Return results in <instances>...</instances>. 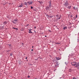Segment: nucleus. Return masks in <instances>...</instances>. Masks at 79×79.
Masks as SVG:
<instances>
[{
  "label": "nucleus",
  "instance_id": "nucleus-1",
  "mask_svg": "<svg viewBox=\"0 0 79 79\" xmlns=\"http://www.w3.org/2000/svg\"><path fill=\"white\" fill-rule=\"evenodd\" d=\"M71 64L72 66H75L77 65V63L76 62H73L71 63Z\"/></svg>",
  "mask_w": 79,
  "mask_h": 79
},
{
  "label": "nucleus",
  "instance_id": "nucleus-2",
  "mask_svg": "<svg viewBox=\"0 0 79 79\" xmlns=\"http://www.w3.org/2000/svg\"><path fill=\"white\" fill-rule=\"evenodd\" d=\"M64 5L65 6H68V5H69V3L68 2V1H66L65 2Z\"/></svg>",
  "mask_w": 79,
  "mask_h": 79
},
{
  "label": "nucleus",
  "instance_id": "nucleus-3",
  "mask_svg": "<svg viewBox=\"0 0 79 79\" xmlns=\"http://www.w3.org/2000/svg\"><path fill=\"white\" fill-rule=\"evenodd\" d=\"M50 8H51V6H49L46 8V10H50Z\"/></svg>",
  "mask_w": 79,
  "mask_h": 79
},
{
  "label": "nucleus",
  "instance_id": "nucleus-4",
  "mask_svg": "<svg viewBox=\"0 0 79 79\" xmlns=\"http://www.w3.org/2000/svg\"><path fill=\"white\" fill-rule=\"evenodd\" d=\"M75 68H79V62L77 63V65L75 66Z\"/></svg>",
  "mask_w": 79,
  "mask_h": 79
},
{
  "label": "nucleus",
  "instance_id": "nucleus-5",
  "mask_svg": "<svg viewBox=\"0 0 79 79\" xmlns=\"http://www.w3.org/2000/svg\"><path fill=\"white\" fill-rule=\"evenodd\" d=\"M17 20L16 19L13 20V24H15V23H16V22H17Z\"/></svg>",
  "mask_w": 79,
  "mask_h": 79
},
{
  "label": "nucleus",
  "instance_id": "nucleus-6",
  "mask_svg": "<svg viewBox=\"0 0 79 79\" xmlns=\"http://www.w3.org/2000/svg\"><path fill=\"white\" fill-rule=\"evenodd\" d=\"M27 3H28L29 5H31V4H32V2H27Z\"/></svg>",
  "mask_w": 79,
  "mask_h": 79
},
{
  "label": "nucleus",
  "instance_id": "nucleus-7",
  "mask_svg": "<svg viewBox=\"0 0 79 79\" xmlns=\"http://www.w3.org/2000/svg\"><path fill=\"white\" fill-rule=\"evenodd\" d=\"M56 60H60L61 59H60V58L58 57H56Z\"/></svg>",
  "mask_w": 79,
  "mask_h": 79
},
{
  "label": "nucleus",
  "instance_id": "nucleus-8",
  "mask_svg": "<svg viewBox=\"0 0 79 79\" xmlns=\"http://www.w3.org/2000/svg\"><path fill=\"white\" fill-rule=\"evenodd\" d=\"M52 61L53 62H55V61H56V59H55V58H53V59H52Z\"/></svg>",
  "mask_w": 79,
  "mask_h": 79
},
{
  "label": "nucleus",
  "instance_id": "nucleus-9",
  "mask_svg": "<svg viewBox=\"0 0 79 79\" xmlns=\"http://www.w3.org/2000/svg\"><path fill=\"white\" fill-rule=\"evenodd\" d=\"M49 6H52V3H51V2H49Z\"/></svg>",
  "mask_w": 79,
  "mask_h": 79
},
{
  "label": "nucleus",
  "instance_id": "nucleus-10",
  "mask_svg": "<svg viewBox=\"0 0 79 79\" xmlns=\"http://www.w3.org/2000/svg\"><path fill=\"white\" fill-rule=\"evenodd\" d=\"M71 8V6H69L67 8H68V9H70Z\"/></svg>",
  "mask_w": 79,
  "mask_h": 79
},
{
  "label": "nucleus",
  "instance_id": "nucleus-11",
  "mask_svg": "<svg viewBox=\"0 0 79 79\" xmlns=\"http://www.w3.org/2000/svg\"><path fill=\"white\" fill-rule=\"evenodd\" d=\"M67 29V27H64L63 28V29H64V30H66V29Z\"/></svg>",
  "mask_w": 79,
  "mask_h": 79
},
{
  "label": "nucleus",
  "instance_id": "nucleus-12",
  "mask_svg": "<svg viewBox=\"0 0 79 79\" xmlns=\"http://www.w3.org/2000/svg\"><path fill=\"white\" fill-rule=\"evenodd\" d=\"M27 3L26 2H25V3L24 4V5H26V6H27Z\"/></svg>",
  "mask_w": 79,
  "mask_h": 79
},
{
  "label": "nucleus",
  "instance_id": "nucleus-13",
  "mask_svg": "<svg viewBox=\"0 0 79 79\" xmlns=\"http://www.w3.org/2000/svg\"><path fill=\"white\" fill-rule=\"evenodd\" d=\"M3 24H7V22H5L3 23Z\"/></svg>",
  "mask_w": 79,
  "mask_h": 79
},
{
  "label": "nucleus",
  "instance_id": "nucleus-14",
  "mask_svg": "<svg viewBox=\"0 0 79 79\" xmlns=\"http://www.w3.org/2000/svg\"><path fill=\"white\" fill-rule=\"evenodd\" d=\"M46 16H47L49 18L50 16L47 15V14H46Z\"/></svg>",
  "mask_w": 79,
  "mask_h": 79
},
{
  "label": "nucleus",
  "instance_id": "nucleus-15",
  "mask_svg": "<svg viewBox=\"0 0 79 79\" xmlns=\"http://www.w3.org/2000/svg\"><path fill=\"white\" fill-rule=\"evenodd\" d=\"M23 6V4L22 3H21V5H20V7H22Z\"/></svg>",
  "mask_w": 79,
  "mask_h": 79
},
{
  "label": "nucleus",
  "instance_id": "nucleus-16",
  "mask_svg": "<svg viewBox=\"0 0 79 79\" xmlns=\"http://www.w3.org/2000/svg\"><path fill=\"white\" fill-rule=\"evenodd\" d=\"M29 33H32L31 31L29 30Z\"/></svg>",
  "mask_w": 79,
  "mask_h": 79
},
{
  "label": "nucleus",
  "instance_id": "nucleus-17",
  "mask_svg": "<svg viewBox=\"0 0 79 79\" xmlns=\"http://www.w3.org/2000/svg\"><path fill=\"white\" fill-rule=\"evenodd\" d=\"M13 29H16V30H18V28H14L13 27Z\"/></svg>",
  "mask_w": 79,
  "mask_h": 79
},
{
  "label": "nucleus",
  "instance_id": "nucleus-18",
  "mask_svg": "<svg viewBox=\"0 0 79 79\" xmlns=\"http://www.w3.org/2000/svg\"><path fill=\"white\" fill-rule=\"evenodd\" d=\"M29 26V24H28L26 25V27H27V26Z\"/></svg>",
  "mask_w": 79,
  "mask_h": 79
},
{
  "label": "nucleus",
  "instance_id": "nucleus-19",
  "mask_svg": "<svg viewBox=\"0 0 79 79\" xmlns=\"http://www.w3.org/2000/svg\"><path fill=\"white\" fill-rule=\"evenodd\" d=\"M70 18H73V16L72 15H70Z\"/></svg>",
  "mask_w": 79,
  "mask_h": 79
},
{
  "label": "nucleus",
  "instance_id": "nucleus-20",
  "mask_svg": "<svg viewBox=\"0 0 79 79\" xmlns=\"http://www.w3.org/2000/svg\"><path fill=\"white\" fill-rule=\"evenodd\" d=\"M74 10H76V9H77V8H76V7H74Z\"/></svg>",
  "mask_w": 79,
  "mask_h": 79
},
{
  "label": "nucleus",
  "instance_id": "nucleus-21",
  "mask_svg": "<svg viewBox=\"0 0 79 79\" xmlns=\"http://www.w3.org/2000/svg\"><path fill=\"white\" fill-rule=\"evenodd\" d=\"M50 18H53V16H50Z\"/></svg>",
  "mask_w": 79,
  "mask_h": 79
},
{
  "label": "nucleus",
  "instance_id": "nucleus-22",
  "mask_svg": "<svg viewBox=\"0 0 79 79\" xmlns=\"http://www.w3.org/2000/svg\"><path fill=\"white\" fill-rule=\"evenodd\" d=\"M57 19H61V17H60L59 18H57Z\"/></svg>",
  "mask_w": 79,
  "mask_h": 79
},
{
  "label": "nucleus",
  "instance_id": "nucleus-23",
  "mask_svg": "<svg viewBox=\"0 0 79 79\" xmlns=\"http://www.w3.org/2000/svg\"><path fill=\"white\" fill-rule=\"evenodd\" d=\"M56 44H60V43H56Z\"/></svg>",
  "mask_w": 79,
  "mask_h": 79
},
{
  "label": "nucleus",
  "instance_id": "nucleus-24",
  "mask_svg": "<svg viewBox=\"0 0 79 79\" xmlns=\"http://www.w3.org/2000/svg\"><path fill=\"white\" fill-rule=\"evenodd\" d=\"M12 54H10V56H12Z\"/></svg>",
  "mask_w": 79,
  "mask_h": 79
},
{
  "label": "nucleus",
  "instance_id": "nucleus-25",
  "mask_svg": "<svg viewBox=\"0 0 79 79\" xmlns=\"http://www.w3.org/2000/svg\"><path fill=\"white\" fill-rule=\"evenodd\" d=\"M30 76H28L27 77L28 78H29L30 77Z\"/></svg>",
  "mask_w": 79,
  "mask_h": 79
},
{
  "label": "nucleus",
  "instance_id": "nucleus-26",
  "mask_svg": "<svg viewBox=\"0 0 79 79\" xmlns=\"http://www.w3.org/2000/svg\"><path fill=\"white\" fill-rule=\"evenodd\" d=\"M33 8H34L33 7H32V6H31V9H32Z\"/></svg>",
  "mask_w": 79,
  "mask_h": 79
},
{
  "label": "nucleus",
  "instance_id": "nucleus-27",
  "mask_svg": "<svg viewBox=\"0 0 79 79\" xmlns=\"http://www.w3.org/2000/svg\"><path fill=\"white\" fill-rule=\"evenodd\" d=\"M71 24H72V23H69V25H71Z\"/></svg>",
  "mask_w": 79,
  "mask_h": 79
},
{
  "label": "nucleus",
  "instance_id": "nucleus-28",
  "mask_svg": "<svg viewBox=\"0 0 79 79\" xmlns=\"http://www.w3.org/2000/svg\"><path fill=\"white\" fill-rule=\"evenodd\" d=\"M73 79H76V78H75V77H73Z\"/></svg>",
  "mask_w": 79,
  "mask_h": 79
},
{
  "label": "nucleus",
  "instance_id": "nucleus-29",
  "mask_svg": "<svg viewBox=\"0 0 79 79\" xmlns=\"http://www.w3.org/2000/svg\"><path fill=\"white\" fill-rule=\"evenodd\" d=\"M29 31H32V29H30L29 30Z\"/></svg>",
  "mask_w": 79,
  "mask_h": 79
},
{
  "label": "nucleus",
  "instance_id": "nucleus-30",
  "mask_svg": "<svg viewBox=\"0 0 79 79\" xmlns=\"http://www.w3.org/2000/svg\"><path fill=\"white\" fill-rule=\"evenodd\" d=\"M56 16L57 17H58V15H56Z\"/></svg>",
  "mask_w": 79,
  "mask_h": 79
},
{
  "label": "nucleus",
  "instance_id": "nucleus-31",
  "mask_svg": "<svg viewBox=\"0 0 79 79\" xmlns=\"http://www.w3.org/2000/svg\"><path fill=\"white\" fill-rule=\"evenodd\" d=\"M67 63V62H65V64H67V63Z\"/></svg>",
  "mask_w": 79,
  "mask_h": 79
},
{
  "label": "nucleus",
  "instance_id": "nucleus-32",
  "mask_svg": "<svg viewBox=\"0 0 79 79\" xmlns=\"http://www.w3.org/2000/svg\"><path fill=\"white\" fill-rule=\"evenodd\" d=\"M38 2H39V3H41V2L40 1H38Z\"/></svg>",
  "mask_w": 79,
  "mask_h": 79
},
{
  "label": "nucleus",
  "instance_id": "nucleus-33",
  "mask_svg": "<svg viewBox=\"0 0 79 79\" xmlns=\"http://www.w3.org/2000/svg\"><path fill=\"white\" fill-rule=\"evenodd\" d=\"M27 59V57H26V59Z\"/></svg>",
  "mask_w": 79,
  "mask_h": 79
},
{
  "label": "nucleus",
  "instance_id": "nucleus-34",
  "mask_svg": "<svg viewBox=\"0 0 79 79\" xmlns=\"http://www.w3.org/2000/svg\"><path fill=\"white\" fill-rule=\"evenodd\" d=\"M34 51V50H33V49H31V51Z\"/></svg>",
  "mask_w": 79,
  "mask_h": 79
},
{
  "label": "nucleus",
  "instance_id": "nucleus-35",
  "mask_svg": "<svg viewBox=\"0 0 79 79\" xmlns=\"http://www.w3.org/2000/svg\"><path fill=\"white\" fill-rule=\"evenodd\" d=\"M35 27V28H36V27Z\"/></svg>",
  "mask_w": 79,
  "mask_h": 79
},
{
  "label": "nucleus",
  "instance_id": "nucleus-36",
  "mask_svg": "<svg viewBox=\"0 0 79 79\" xmlns=\"http://www.w3.org/2000/svg\"><path fill=\"white\" fill-rule=\"evenodd\" d=\"M33 10H34L35 11V10L34 9H33Z\"/></svg>",
  "mask_w": 79,
  "mask_h": 79
},
{
  "label": "nucleus",
  "instance_id": "nucleus-37",
  "mask_svg": "<svg viewBox=\"0 0 79 79\" xmlns=\"http://www.w3.org/2000/svg\"><path fill=\"white\" fill-rule=\"evenodd\" d=\"M77 16L76 15V17L77 18Z\"/></svg>",
  "mask_w": 79,
  "mask_h": 79
},
{
  "label": "nucleus",
  "instance_id": "nucleus-38",
  "mask_svg": "<svg viewBox=\"0 0 79 79\" xmlns=\"http://www.w3.org/2000/svg\"><path fill=\"white\" fill-rule=\"evenodd\" d=\"M45 37H47V36L45 35Z\"/></svg>",
  "mask_w": 79,
  "mask_h": 79
},
{
  "label": "nucleus",
  "instance_id": "nucleus-39",
  "mask_svg": "<svg viewBox=\"0 0 79 79\" xmlns=\"http://www.w3.org/2000/svg\"><path fill=\"white\" fill-rule=\"evenodd\" d=\"M32 48H34V46H32Z\"/></svg>",
  "mask_w": 79,
  "mask_h": 79
},
{
  "label": "nucleus",
  "instance_id": "nucleus-40",
  "mask_svg": "<svg viewBox=\"0 0 79 79\" xmlns=\"http://www.w3.org/2000/svg\"><path fill=\"white\" fill-rule=\"evenodd\" d=\"M60 79H61V77H60Z\"/></svg>",
  "mask_w": 79,
  "mask_h": 79
},
{
  "label": "nucleus",
  "instance_id": "nucleus-41",
  "mask_svg": "<svg viewBox=\"0 0 79 79\" xmlns=\"http://www.w3.org/2000/svg\"><path fill=\"white\" fill-rule=\"evenodd\" d=\"M59 50H60V49H59Z\"/></svg>",
  "mask_w": 79,
  "mask_h": 79
},
{
  "label": "nucleus",
  "instance_id": "nucleus-42",
  "mask_svg": "<svg viewBox=\"0 0 79 79\" xmlns=\"http://www.w3.org/2000/svg\"><path fill=\"white\" fill-rule=\"evenodd\" d=\"M60 17H61V15H60Z\"/></svg>",
  "mask_w": 79,
  "mask_h": 79
},
{
  "label": "nucleus",
  "instance_id": "nucleus-43",
  "mask_svg": "<svg viewBox=\"0 0 79 79\" xmlns=\"http://www.w3.org/2000/svg\"><path fill=\"white\" fill-rule=\"evenodd\" d=\"M22 45H23V43H22Z\"/></svg>",
  "mask_w": 79,
  "mask_h": 79
},
{
  "label": "nucleus",
  "instance_id": "nucleus-44",
  "mask_svg": "<svg viewBox=\"0 0 79 79\" xmlns=\"http://www.w3.org/2000/svg\"><path fill=\"white\" fill-rule=\"evenodd\" d=\"M58 18H59V16H58Z\"/></svg>",
  "mask_w": 79,
  "mask_h": 79
},
{
  "label": "nucleus",
  "instance_id": "nucleus-45",
  "mask_svg": "<svg viewBox=\"0 0 79 79\" xmlns=\"http://www.w3.org/2000/svg\"><path fill=\"white\" fill-rule=\"evenodd\" d=\"M72 24H73L74 23H73Z\"/></svg>",
  "mask_w": 79,
  "mask_h": 79
},
{
  "label": "nucleus",
  "instance_id": "nucleus-46",
  "mask_svg": "<svg viewBox=\"0 0 79 79\" xmlns=\"http://www.w3.org/2000/svg\"><path fill=\"white\" fill-rule=\"evenodd\" d=\"M69 72H71V71H69Z\"/></svg>",
  "mask_w": 79,
  "mask_h": 79
},
{
  "label": "nucleus",
  "instance_id": "nucleus-47",
  "mask_svg": "<svg viewBox=\"0 0 79 79\" xmlns=\"http://www.w3.org/2000/svg\"><path fill=\"white\" fill-rule=\"evenodd\" d=\"M52 45H53L52 44Z\"/></svg>",
  "mask_w": 79,
  "mask_h": 79
},
{
  "label": "nucleus",
  "instance_id": "nucleus-48",
  "mask_svg": "<svg viewBox=\"0 0 79 79\" xmlns=\"http://www.w3.org/2000/svg\"><path fill=\"white\" fill-rule=\"evenodd\" d=\"M78 23H79V21H78Z\"/></svg>",
  "mask_w": 79,
  "mask_h": 79
}]
</instances>
